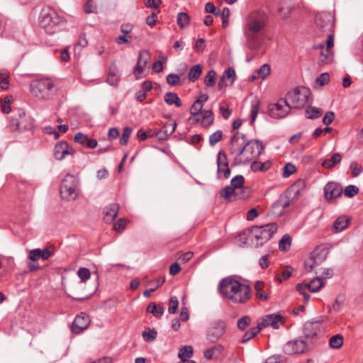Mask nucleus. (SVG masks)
Segmentation results:
<instances>
[{"label":"nucleus","instance_id":"1","mask_svg":"<svg viewBox=\"0 0 363 363\" xmlns=\"http://www.w3.org/2000/svg\"><path fill=\"white\" fill-rule=\"evenodd\" d=\"M229 148L230 154L235 155V164H246L262 154L264 145L258 140H250L245 143V135L237 132L230 138Z\"/></svg>","mask_w":363,"mask_h":363},{"label":"nucleus","instance_id":"2","mask_svg":"<svg viewBox=\"0 0 363 363\" xmlns=\"http://www.w3.org/2000/svg\"><path fill=\"white\" fill-rule=\"evenodd\" d=\"M268 16L261 10L249 15L243 27L246 38V46L248 49L257 50L262 45L259 34L267 24Z\"/></svg>","mask_w":363,"mask_h":363},{"label":"nucleus","instance_id":"3","mask_svg":"<svg viewBox=\"0 0 363 363\" xmlns=\"http://www.w3.org/2000/svg\"><path fill=\"white\" fill-rule=\"evenodd\" d=\"M218 289L223 295L235 303L247 302L252 292L250 285L241 284L231 278L223 279L219 283Z\"/></svg>","mask_w":363,"mask_h":363},{"label":"nucleus","instance_id":"4","mask_svg":"<svg viewBox=\"0 0 363 363\" xmlns=\"http://www.w3.org/2000/svg\"><path fill=\"white\" fill-rule=\"evenodd\" d=\"M277 230L276 223H270L264 225H254L244 232L247 233V240L251 245L257 248L267 242Z\"/></svg>","mask_w":363,"mask_h":363},{"label":"nucleus","instance_id":"5","mask_svg":"<svg viewBox=\"0 0 363 363\" xmlns=\"http://www.w3.org/2000/svg\"><path fill=\"white\" fill-rule=\"evenodd\" d=\"M245 178L242 175L234 177L230 181V186L223 188L220 196L228 201H234L238 199H245L251 194L250 188L244 186Z\"/></svg>","mask_w":363,"mask_h":363},{"label":"nucleus","instance_id":"6","mask_svg":"<svg viewBox=\"0 0 363 363\" xmlns=\"http://www.w3.org/2000/svg\"><path fill=\"white\" fill-rule=\"evenodd\" d=\"M30 91L33 96L43 101L52 99L57 93L55 82L48 78L32 81Z\"/></svg>","mask_w":363,"mask_h":363},{"label":"nucleus","instance_id":"7","mask_svg":"<svg viewBox=\"0 0 363 363\" xmlns=\"http://www.w3.org/2000/svg\"><path fill=\"white\" fill-rule=\"evenodd\" d=\"M62 23V18L55 10L45 7L41 10L39 16V24L48 34H54L60 29Z\"/></svg>","mask_w":363,"mask_h":363},{"label":"nucleus","instance_id":"8","mask_svg":"<svg viewBox=\"0 0 363 363\" xmlns=\"http://www.w3.org/2000/svg\"><path fill=\"white\" fill-rule=\"evenodd\" d=\"M309 95L310 91L308 89L296 88L286 94L285 104L289 105L290 109L301 108L307 104Z\"/></svg>","mask_w":363,"mask_h":363},{"label":"nucleus","instance_id":"9","mask_svg":"<svg viewBox=\"0 0 363 363\" xmlns=\"http://www.w3.org/2000/svg\"><path fill=\"white\" fill-rule=\"evenodd\" d=\"M77 185V177L73 174H67L62 179L60 187L62 199L66 201L75 200L78 196Z\"/></svg>","mask_w":363,"mask_h":363},{"label":"nucleus","instance_id":"10","mask_svg":"<svg viewBox=\"0 0 363 363\" xmlns=\"http://www.w3.org/2000/svg\"><path fill=\"white\" fill-rule=\"evenodd\" d=\"M328 255V250L323 246L317 247L305 262V268L310 272L325 261Z\"/></svg>","mask_w":363,"mask_h":363},{"label":"nucleus","instance_id":"11","mask_svg":"<svg viewBox=\"0 0 363 363\" xmlns=\"http://www.w3.org/2000/svg\"><path fill=\"white\" fill-rule=\"evenodd\" d=\"M225 332L226 325L223 321L220 320L213 321L206 330V339L211 343H216L221 339Z\"/></svg>","mask_w":363,"mask_h":363},{"label":"nucleus","instance_id":"12","mask_svg":"<svg viewBox=\"0 0 363 363\" xmlns=\"http://www.w3.org/2000/svg\"><path fill=\"white\" fill-rule=\"evenodd\" d=\"M312 346L306 340L297 339L286 342L283 347L285 354L292 355L308 352Z\"/></svg>","mask_w":363,"mask_h":363},{"label":"nucleus","instance_id":"13","mask_svg":"<svg viewBox=\"0 0 363 363\" xmlns=\"http://www.w3.org/2000/svg\"><path fill=\"white\" fill-rule=\"evenodd\" d=\"M289 105L285 104V99H280L275 104H270L268 106V112L271 117L274 118H283L286 117L290 111Z\"/></svg>","mask_w":363,"mask_h":363},{"label":"nucleus","instance_id":"14","mask_svg":"<svg viewBox=\"0 0 363 363\" xmlns=\"http://www.w3.org/2000/svg\"><path fill=\"white\" fill-rule=\"evenodd\" d=\"M230 174L228 157L223 151H220L217 157V175L218 178L223 177L228 179Z\"/></svg>","mask_w":363,"mask_h":363},{"label":"nucleus","instance_id":"15","mask_svg":"<svg viewBox=\"0 0 363 363\" xmlns=\"http://www.w3.org/2000/svg\"><path fill=\"white\" fill-rule=\"evenodd\" d=\"M90 325V319L88 315L81 313L77 315L71 325L72 332L74 334H79Z\"/></svg>","mask_w":363,"mask_h":363},{"label":"nucleus","instance_id":"16","mask_svg":"<svg viewBox=\"0 0 363 363\" xmlns=\"http://www.w3.org/2000/svg\"><path fill=\"white\" fill-rule=\"evenodd\" d=\"M342 194V187L337 182H328L324 187V196L328 201L335 199L340 196Z\"/></svg>","mask_w":363,"mask_h":363},{"label":"nucleus","instance_id":"17","mask_svg":"<svg viewBox=\"0 0 363 363\" xmlns=\"http://www.w3.org/2000/svg\"><path fill=\"white\" fill-rule=\"evenodd\" d=\"M284 324L283 316L280 314H269L264 315L261 322V325L263 328L272 327L273 329H278Z\"/></svg>","mask_w":363,"mask_h":363},{"label":"nucleus","instance_id":"18","mask_svg":"<svg viewBox=\"0 0 363 363\" xmlns=\"http://www.w3.org/2000/svg\"><path fill=\"white\" fill-rule=\"evenodd\" d=\"M74 150L66 141H60L55 145L54 148V155L56 160H62L68 155H73Z\"/></svg>","mask_w":363,"mask_h":363},{"label":"nucleus","instance_id":"19","mask_svg":"<svg viewBox=\"0 0 363 363\" xmlns=\"http://www.w3.org/2000/svg\"><path fill=\"white\" fill-rule=\"evenodd\" d=\"M315 24L317 28L323 33H329L333 32V25L330 20V17L328 15H317L315 16Z\"/></svg>","mask_w":363,"mask_h":363},{"label":"nucleus","instance_id":"20","mask_svg":"<svg viewBox=\"0 0 363 363\" xmlns=\"http://www.w3.org/2000/svg\"><path fill=\"white\" fill-rule=\"evenodd\" d=\"M150 57L151 55L150 51L147 50H143L140 52L138 57L137 65L134 69V74L136 77L142 74L144 68L148 64Z\"/></svg>","mask_w":363,"mask_h":363},{"label":"nucleus","instance_id":"21","mask_svg":"<svg viewBox=\"0 0 363 363\" xmlns=\"http://www.w3.org/2000/svg\"><path fill=\"white\" fill-rule=\"evenodd\" d=\"M235 80V72L233 67L225 69L218 83V89L222 90L225 86H231Z\"/></svg>","mask_w":363,"mask_h":363},{"label":"nucleus","instance_id":"22","mask_svg":"<svg viewBox=\"0 0 363 363\" xmlns=\"http://www.w3.org/2000/svg\"><path fill=\"white\" fill-rule=\"evenodd\" d=\"M225 347L221 344H216L213 347L203 351V356L207 360L218 359L222 354Z\"/></svg>","mask_w":363,"mask_h":363},{"label":"nucleus","instance_id":"23","mask_svg":"<svg viewBox=\"0 0 363 363\" xmlns=\"http://www.w3.org/2000/svg\"><path fill=\"white\" fill-rule=\"evenodd\" d=\"M320 330V323L318 322H308L304 325L303 334L305 338H313Z\"/></svg>","mask_w":363,"mask_h":363},{"label":"nucleus","instance_id":"24","mask_svg":"<svg viewBox=\"0 0 363 363\" xmlns=\"http://www.w3.org/2000/svg\"><path fill=\"white\" fill-rule=\"evenodd\" d=\"M30 261L28 262V267L30 272H36L40 269V267L35 262L40 258V249H34L30 251L29 257Z\"/></svg>","mask_w":363,"mask_h":363},{"label":"nucleus","instance_id":"25","mask_svg":"<svg viewBox=\"0 0 363 363\" xmlns=\"http://www.w3.org/2000/svg\"><path fill=\"white\" fill-rule=\"evenodd\" d=\"M119 210V206L117 203H111L106 208L104 220L110 223L117 216Z\"/></svg>","mask_w":363,"mask_h":363},{"label":"nucleus","instance_id":"26","mask_svg":"<svg viewBox=\"0 0 363 363\" xmlns=\"http://www.w3.org/2000/svg\"><path fill=\"white\" fill-rule=\"evenodd\" d=\"M350 219L347 218L345 216L338 217L334 222L333 225V232L337 233L345 230L349 224Z\"/></svg>","mask_w":363,"mask_h":363},{"label":"nucleus","instance_id":"27","mask_svg":"<svg viewBox=\"0 0 363 363\" xmlns=\"http://www.w3.org/2000/svg\"><path fill=\"white\" fill-rule=\"evenodd\" d=\"M342 160V156L340 153H333L330 159L323 160L321 164L325 169H331L335 164H339Z\"/></svg>","mask_w":363,"mask_h":363},{"label":"nucleus","instance_id":"28","mask_svg":"<svg viewBox=\"0 0 363 363\" xmlns=\"http://www.w3.org/2000/svg\"><path fill=\"white\" fill-rule=\"evenodd\" d=\"M291 203V199L286 194H282L279 196V199L272 204L273 208L281 207V213L288 207Z\"/></svg>","mask_w":363,"mask_h":363},{"label":"nucleus","instance_id":"29","mask_svg":"<svg viewBox=\"0 0 363 363\" xmlns=\"http://www.w3.org/2000/svg\"><path fill=\"white\" fill-rule=\"evenodd\" d=\"M147 313H152L155 317L159 318L164 313V309L161 305H157L154 302H151L146 308Z\"/></svg>","mask_w":363,"mask_h":363},{"label":"nucleus","instance_id":"30","mask_svg":"<svg viewBox=\"0 0 363 363\" xmlns=\"http://www.w3.org/2000/svg\"><path fill=\"white\" fill-rule=\"evenodd\" d=\"M164 100L168 105H175L177 107H180L182 104L179 96L173 92L166 93Z\"/></svg>","mask_w":363,"mask_h":363},{"label":"nucleus","instance_id":"31","mask_svg":"<svg viewBox=\"0 0 363 363\" xmlns=\"http://www.w3.org/2000/svg\"><path fill=\"white\" fill-rule=\"evenodd\" d=\"M325 285L323 279L320 277H316L313 278L309 284H308V289L311 292H318L320 291Z\"/></svg>","mask_w":363,"mask_h":363},{"label":"nucleus","instance_id":"32","mask_svg":"<svg viewBox=\"0 0 363 363\" xmlns=\"http://www.w3.org/2000/svg\"><path fill=\"white\" fill-rule=\"evenodd\" d=\"M306 187L305 181L298 179L291 187V191L293 192L294 197L299 196L304 191Z\"/></svg>","mask_w":363,"mask_h":363},{"label":"nucleus","instance_id":"33","mask_svg":"<svg viewBox=\"0 0 363 363\" xmlns=\"http://www.w3.org/2000/svg\"><path fill=\"white\" fill-rule=\"evenodd\" d=\"M203 66L201 65H196L193 66L188 73V78L191 82H195L199 78L202 73Z\"/></svg>","mask_w":363,"mask_h":363},{"label":"nucleus","instance_id":"34","mask_svg":"<svg viewBox=\"0 0 363 363\" xmlns=\"http://www.w3.org/2000/svg\"><path fill=\"white\" fill-rule=\"evenodd\" d=\"M193 353V347L191 345H186L179 350L178 357L180 359V360L189 359L192 357Z\"/></svg>","mask_w":363,"mask_h":363},{"label":"nucleus","instance_id":"35","mask_svg":"<svg viewBox=\"0 0 363 363\" xmlns=\"http://www.w3.org/2000/svg\"><path fill=\"white\" fill-rule=\"evenodd\" d=\"M120 82V75L116 69H111L109 70L106 82L113 86H117Z\"/></svg>","mask_w":363,"mask_h":363},{"label":"nucleus","instance_id":"36","mask_svg":"<svg viewBox=\"0 0 363 363\" xmlns=\"http://www.w3.org/2000/svg\"><path fill=\"white\" fill-rule=\"evenodd\" d=\"M177 22L181 28H186L190 23V17L187 13L180 12L177 15Z\"/></svg>","mask_w":363,"mask_h":363},{"label":"nucleus","instance_id":"37","mask_svg":"<svg viewBox=\"0 0 363 363\" xmlns=\"http://www.w3.org/2000/svg\"><path fill=\"white\" fill-rule=\"evenodd\" d=\"M271 163L267 161L266 162H260L255 161L251 164V169L253 172L262 171L265 172L269 169Z\"/></svg>","mask_w":363,"mask_h":363},{"label":"nucleus","instance_id":"38","mask_svg":"<svg viewBox=\"0 0 363 363\" xmlns=\"http://www.w3.org/2000/svg\"><path fill=\"white\" fill-rule=\"evenodd\" d=\"M343 344V337L340 335L333 336L329 340V345L333 349H339Z\"/></svg>","mask_w":363,"mask_h":363},{"label":"nucleus","instance_id":"39","mask_svg":"<svg viewBox=\"0 0 363 363\" xmlns=\"http://www.w3.org/2000/svg\"><path fill=\"white\" fill-rule=\"evenodd\" d=\"M306 117L309 119H315L321 116L323 111L316 107H310L306 110Z\"/></svg>","mask_w":363,"mask_h":363},{"label":"nucleus","instance_id":"40","mask_svg":"<svg viewBox=\"0 0 363 363\" xmlns=\"http://www.w3.org/2000/svg\"><path fill=\"white\" fill-rule=\"evenodd\" d=\"M168 312L170 314H175L179 308V301L176 296H172L169 298L168 303Z\"/></svg>","mask_w":363,"mask_h":363},{"label":"nucleus","instance_id":"41","mask_svg":"<svg viewBox=\"0 0 363 363\" xmlns=\"http://www.w3.org/2000/svg\"><path fill=\"white\" fill-rule=\"evenodd\" d=\"M216 73L213 69L207 72L204 78V84L207 86H213L215 84Z\"/></svg>","mask_w":363,"mask_h":363},{"label":"nucleus","instance_id":"42","mask_svg":"<svg viewBox=\"0 0 363 363\" xmlns=\"http://www.w3.org/2000/svg\"><path fill=\"white\" fill-rule=\"evenodd\" d=\"M255 71L259 78L264 79L270 73V66L268 64H264Z\"/></svg>","mask_w":363,"mask_h":363},{"label":"nucleus","instance_id":"43","mask_svg":"<svg viewBox=\"0 0 363 363\" xmlns=\"http://www.w3.org/2000/svg\"><path fill=\"white\" fill-rule=\"evenodd\" d=\"M77 275L82 282L86 281L90 278V271L86 267H80L77 271Z\"/></svg>","mask_w":363,"mask_h":363},{"label":"nucleus","instance_id":"44","mask_svg":"<svg viewBox=\"0 0 363 363\" xmlns=\"http://www.w3.org/2000/svg\"><path fill=\"white\" fill-rule=\"evenodd\" d=\"M157 333L154 329L143 331V337L146 342H152L157 337Z\"/></svg>","mask_w":363,"mask_h":363},{"label":"nucleus","instance_id":"45","mask_svg":"<svg viewBox=\"0 0 363 363\" xmlns=\"http://www.w3.org/2000/svg\"><path fill=\"white\" fill-rule=\"evenodd\" d=\"M291 238L289 235H284L282 238L279 240V247L280 250L286 251L287 246H290Z\"/></svg>","mask_w":363,"mask_h":363},{"label":"nucleus","instance_id":"46","mask_svg":"<svg viewBox=\"0 0 363 363\" xmlns=\"http://www.w3.org/2000/svg\"><path fill=\"white\" fill-rule=\"evenodd\" d=\"M250 323L251 318L250 316H242L238 320V328L241 330H244L250 324Z\"/></svg>","mask_w":363,"mask_h":363},{"label":"nucleus","instance_id":"47","mask_svg":"<svg viewBox=\"0 0 363 363\" xmlns=\"http://www.w3.org/2000/svg\"><path fill=\"white\" fill-rule=\"evenodd\" d=\"M133 131V128L130 127H125L123 128L122 135L120 138V144L125 145L128 143L129 137Z\"/></svg>","mask_w":363,"mask_h":363},{"label":"nucleus","instance_id":"48","mask_svg":"<svg viewBox=\"0 0 363 363\" xmlns=\"http://www.w3.org/2000/svg\"><path fill=\"white\" fill-rule=\"evenodd\" d=\"M260 106V101L258 99H255L252 103L251 108V123H253L258 114L259 108Z\"/></svg>","mask_w":363,"mask_h":363},{"label":"nucleus","instance_id":"49","mask_svg":"<svg viewBox=\"0 0 363 363\" xmlns=\"http://www.w3.org/2000/svg\"><path fill=\"white\" fill-rule=\"evenodd\" d=\"M296 171V167L291 163H286L283 169V177L287 178Z\"/></svg>","mask_w":363,"mask_h":363},{"label":"nucleus","instance_id":"50","mask_svg":"<svg viewBox=\"0 0 363 363\" xmlns=\"http://www.w3.org/2000/svg\"><path fill=\"white\" fill-rule=\"evenodd\" d=\"M223 133L221 130H217L209 136V143L211 146H214L222 138Z\"/></svg>","mask_w":363,"mask_h":363},{"label":"nucleus","instance_id":"51","mask_svg":"<svg viewBox=\"0 0 363 363\" xmlns=\"http://www.w3.org/2000/svg\"><path fill=\"white\" fill-rule=\"evenodd\" d=\"M330 81V75L327 72L322 73L318 77L315 79V84L319 86H322L325 84H327Z\"/></svg>","mask_w":363,"mask_h":363},{"label":"nucleus","instance_id":"52","mask_svg":"<svg viewBox=\"0 0 363 363\" xmlns=\"http://www.w3.org/2000/svg\"><path fill=\"white\" fill-rule=\"evenodd\" d=\"M359 189L354 185H349L345 187L344 194L346 196L352 198L358 194Z\"/></svg>","mask_w":363,"mask_h":363},{"label":"nucleus","instance_id":"53","mask_svg":"<svg viewBox=\"0 0 363 363\" xmlns=\"http://www.w3.org/2000/svg\"><path fill=\"white\" fill-rule=\"evenodd\" d=\"M292 9L293 7L291 5H282L279 10V15L283 18H287L289 16Z\"/></svg>","mask_w":363,"mask_h":363},{"label":"nucleus","instance_id":"54","mask_svg":"<svg viewBox=\"0 0 363 363\" xmlns=\"http://www.w3.org/2000/svg\"><path fill=\"white\" fill-rule=\"evenodd\" d=\"M202 108L203 105L200 104L199 101H195L190 108V112L192 116H198L202 112Z\"/></svg>","mask_w":363,"mask_h":363},{"label":"nucleus","instance_id":"55","mask_svg":"<svg viewBox=\"0 0 363 363\" xmlns=\"http://www.w3.org/2000/svg\"><path fill=\"white\" fill-rule=\"evenodd\" d=\"M315 272L316 274H319L320 275L319 277L321 278H323V277L330 278L333 276V272L329 268H320L318 269H316L315 271Z\"/></svg>","mask_w":363,"mask_h":363},{"label":"nucleus","instance_id":"56","mask_svg":"<svg viewBox=\"0 0 363 363\" xmlns=\"http://www.w3.org/2000/svg\"><path fill=\"white\" fill-rule=\"evenodd\" d=\"M176 128L177 123L176 122H174L164 124L162 129L168 136H169L175 131Z\"/></svg>","mask_w":363,"mask_h":363},{"label":"nucleus","instance_id":"57","mask_svg":"<svg viewBox=\"0 0 363 363\" xmlns=\"http://www.w3.org/2000/svg\"><path fill=\"white\" fill-rule=\"evenodd\" d=\"M166 80L169 85L174 86L179 83L180 77L177 74H169L167 76Z\"/></svg>","mask_w":363,"mask_h":363},{"label":"nucleus","instance_id":"58","mask_svg":"<svg viewBox=\"0 0 363 363\" xmlns=\"http://www.w3.org/2000/svg\"><path fill=\"white\" fill-rule=\"evenodd\" d=\"M335 118V114L333 111H328L325 113L323 118V123L325 125H330L333 121Z\"/></svg>","mask_w":363,"mask_h":363},{"label":"nucleus","instance_id":"59","mask_svg":"<svg viewBox=\"0 0 363 363\" xmlns=\"http://www.w3.org/2000/svg\"><path fill=\"white\" fill-rule=\"evenodd\" d=\"M179 319L183 322H186L189 319V309L186 306L182 307L179 314Z\"/></svg>","mask_w":363,"mask_h":363},{"label":"nucleus","instance_id":"60","mask_svg":"<svg viewBox=\"0 0 363 363\" xmlns=\"http://www.w3.org/2000/svg\"><path fill=\"white\" fill-rule=\"evenodd\" d=\"M202 113V118L208 119L209 121L208 124H213V113L211 110H204L201 113Z\"/></svg>","mask_w":363,"mask_h":363},{"label":"nucleus","instance_id":"61","mask_svg":"<svg viewBox=\"0 0 363 363\" xmlns=\"http://www.w3.org/2000/svg\"><path fill=\"white\" fill-rule=\"evenodd\" d=\"M87 138V136L82 133H77L74 135V141L82 145L86 143Z\"/></svg>","mask_w":363,"mask_h":363},{"label":"nucleus","instance_id":"62","mask_svg":"<svg viewBox=\"0 0 363 363\" xmlns=\"http://www.w3.org/2000/svg\"><path fill=\"white\" fill-rule=\"evenodd\" d=\"M126 225V220L125 219H119L116 223L113 225V229L116 231H121L123 230Z\"/></svg>","mask_w":363,"mask_h":363},{"label":"nucleus","instance_id":"63","mask_svg":"<svg viewBox=\"0 0 363 363\" xmlns=\"http://www.w3.org/2000/svg\"><path fill=\"white\" fill-rule=\"evenodd\" d=\"M10 126L13 131H21L20 128V122L18 118H11L10 121Z\"/></svg>","mask_w":363,"mask_h":363},{"label":"nucleus","instance_id":"64","mask_svg":"<svg viewBox=\"0 0 363 363\" xmlns=\"http://www.w3.org/2000/svg\"><path fill=\"white\" fill-rule=\"evenodd\" d=\"M181 267L177 262L172 264L169 267V274L172 276L177 274L181 271Z\"/></svg>","mask_w":363,"mask_h":363}]
</instances>
